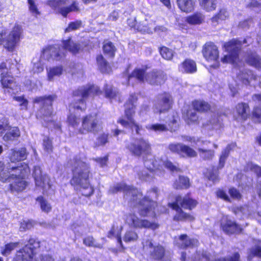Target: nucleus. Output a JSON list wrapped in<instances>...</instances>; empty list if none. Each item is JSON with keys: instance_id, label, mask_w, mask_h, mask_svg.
Wrapping results in <instances>:
<instances>
[{"instance_id": "c9c22d12", "label": "nucleus", "mask_w": 261, "mask_h": 261, "mask_svg": "<svg viewBox=\"0 0 261 261\" xmlns=\"http://www.w3.org/2000/svg\"><path fill=\"white\" fill-rule=\"evenodd\" d=\"M149 68L147 65L143 66L142 68H136L128 75V78H136L138 81L143 82L145 77L146 70Z\"/></svg>"}, {"instance_id": "7ed1b4c3", "label": "nucleus", "mask_w": 261, "mask_h": 261, "mask_svg": "<svg viewBox=\"0 0 261 261\" xmlns=\"http://www.w3.org/2000/svg\"><path fill=\"white\" fill-rule=\"evenodd\" d=\"M15 171H18V174H9L7 182L13 180L9 184L8 190L11 193H19L24 191L28 185V182L25 180V177L30 173L31 170L28 164L23 162L17 166L8 168L9 173Z\"/></svg>"}, {"instance_id": "9b49d317", "label": "nucleus", "mask_w": 261, "mask_h": 261, "mask_svg": "<svg viewBox=\"0 0 261 261\" xmlns=\"http://www.w3.org/2000/svg\"><path fill=\"white\" fill-rule=\"evenodd\" d=\"M67 0H48L47 5L54 10H58V13L64 17H67L68 14L72 12H79L80 9L79 4L73 1L68 6L61 7L66 4Z\"/></svg>"}, {"instance_id": "6ab92c4d", "label": "nucleus", "mask_w": 261, "mask_h": 261, "mask_svg": "<svg viewBox=\"0 0 261 261\" xmlns=\"http://www.w3.org/2000/svg\"><path fill=\"white\" fill-rule=\"evenodd\" d=\"M33 176L37 186L45 188L47 186L50 188L52 186L50 177L47 174H42L39 166H35L33 172Z\"/></svg>"}, {"instance_id": "39448f33", "label": "nucleus", "mask_w": 261, "mask_h": 261, "mask_svg": "<svg viewBox=\"0 0 261 261\" xmlns=\"http://www.w3.org/2000/svg\"><path fill=\"white\" fill-rule=\"evenodd\" d=\"M137 100L138 98L135 94L129 95L128 99L124 104V114L127 120L123 117H120L117 120V122L120 124L123 127H128L131 129L134 127L136 134L140 135L142 126L135 121L134 118L136 109L135 103Z\"/></svg>"}, {"instance_id": "0eeeda50", "label": "nucleus", "mask_w": 261, "mask_h": 261, "mask_svg": "<svg viewBox=\"0 0 261 261\" xmlns=\"http://www.w3.org/2000/svg\"><path fill=\"white\" fill-rule=\"evenodd\" d=\"M242 43L237 38H233L224 43L223 47L228 55H224L221 58L223 63H230L235 64L239 60L240 53L242 49Z\"/></svg>"}, {"instance_id": "ea45409f", "label": "nucleus", "mask_w": 261, "mask_h": 261, "mask_svg": "<svg viewBox=\"0 0 261 261\" xmlns=\"http://www.w3.org/2000/svg\"><path fill=\"white\" fill-rule=\"evenodd\" d=\"M63 48L65 49L68 50L73 54H77L80 49V45L77 43H74L71 41V38H69L66 40L62 41Z\"/></svg>"}, {"instance_id": "4c0bfd02", "label": "nucleus", "mask_w": 261, "mask_h": 261, "mask_svg": "<svg viewBox=\"0 0 261 261\" xmlns=\"http://www.w3.org/2000/svg\"><path fill=\"white\" fill-rule=\"evenodd\" d=\"M103 92L105 97L110 100L115 99L119 94L118 91L113 85L108 84L104 85Z\"/></svg>"}, {"instance_id": "3c124183", "label": "nucleus", "mask_w": 261, "mask_h": 261, "mask_svg": "<svg viewBox=\"0 0 261 261\" xmlns=\"http://www.w3.org/2000/svg\"><path fill=\"white\" fill-rule=\"evenodd\" d=\"M109 134L106 133H102L98 135L96 138L95 147L105 146L109 142Z\"/></svg>"}, {"instance_id": "f8f14e48", "label": "nucleus", "mask_w": 261, "mask_h": 261, "mask_svg": "<svg viewBox=\"0 0 261 261\" xmlns=\"http://www.w3.org/2000/svg\"><path fill=\"white\" fill-rule=\"evenodd\" d=\"M140 207L139 213L142 217H147L149 214L152 215L153 218L156 217L155 209L158 206V202L152 200L149 196H143L137 203Z\"/></svg>"}, {"instance_id": "ddd939ff", "label": "nucleus", "mask_w": 261, "mask_h": 261, "mask_svg": "<svg viewBox=\"0 0 261 261\" xmlns=\"http://www.w3.org/2000/svg\"><path fill=\"white\" fill-rule=\"evenodd\" d=\"M220 226L222 230L228 235L242 234L244 232L243 227L228 216H223L221 219Z\"/></svg>"}, {"instance_id": "09e8293b", "label": "nucleus", "mask_w": 261, "mask_h": 261, "mask_svg": "<svg viewBox=\"0 0 261 261\" xmlns=\"http://www.w3.org/2000/svg\"><path fill=\"white\" fill-rule=\"evenodd\" d=\"M63 72V67L62 66H57L49 68L47 72V80L51 81L55 76H60Z\"/></svg>"}, {"instance_id": "2f4dec72", "label": "nucleus", "mask_w": 261, "mask_h": 261, "mask_svg": "<svg viewBox=\"0 0 261 261\" xmlns=\"http://www.w3.org/2000/svg\"><path fill=\"white\" fill-rule=\"evenodd\" d=\"M183 118L188 125L198 124L200 121L199 116L197 112L190 109L187 110L184 113Z\"/></svg>"}, {"instance_id": "a18cd8bd", "label": "nucleus", "mask_w": 261, "mask_h": 261, "mask_svg": "<svg viewBox=\"0 0 261 261\" xmlns=\"http://www.w3.org/2000/svg\"><path fill=\"white\" fill-rule=\"evenodd\" d=\"M67 122L69 126L73 128H79L80 118L75 114L70 113L67 115Z\"/></svg>"}, {"instance_id": "a19ab883", "label": "nucleus", "mask_w": 261, "mask_h": 261, "mask_svg": "<svg viewBox=\"0 0 261 261\" xmlns=\"http://www.w3.org/2000/svg\"><path fill=\"white\" fill-rule=\"evenodd\" d=\"M40 205L41 211L46 214L49 213L52 210V206L47 200L43 196H39L36 198Z\"/></svg>"}, {"instance_id": "cd10ccee", "label": "nucleus", "mask_w": 261, "mask_h": 261, "mask_svg": "<svg viewBox=\"0 0 261 261\" xmlns=\"http://www.w3.org/2000/svg\"><path fill=\"white\" fill-rule=\"evenodd\" d=\"M246 63L257 69H261V57L255 51L247 53L246 58Z\"/></svg>"}, {"instance_id": "f03ea898", "label": "nucleus", "mask_w": 261, "mask_h": 261, "mask_svg": "<svg viewBox=\"0 0 261 261\" xmlns=\"http://www.w3.org/2000/svg\"><path fill=\"white\" fill-rule=\"evenodd\" d=\"M198 204L197 200L193 198L191 196V193L189 192L184 197L177 195L175 201L169 203L168 206L176 212L172 217L173 221L176 222H193L195 219L194 216L191 213L185 212L183 209L192 211L196 207Z\"/></svg>"}, {"instance_id": "c85d7f7f", "label": "nucleus", "mask_w": 261, "mask_h": 261, "mask_svg": "<svg viewBox=\"0 0 261 261\" xmlns=\"http://www.w3.org/2000/svg\"><path fill=\"white\" fill-rule=\"evenodd\" d=\"M182 71L185 73L193 74L197 70L196 62L191 59H185L180 64Z\"/></svg>"}, {"instance_id": "bb28decb", "label": "nucleus", "mask_w": 261, "mask_h": 261, "mask_svg": "<svg viewBox=\"0 0 261 261\" xmlns=\"http://www.w3.org/2000/svg\"><path fill=\"white\" fill-rule=\"evenodd\" d=\"M28 152L25 147H21L19 149L12 148L9 155V159L11 163H17L23 161L27 159Z\"/></svg>"}, {"instance_id": "6e6d98bb", "label": "nucleus", "mask_w": 261, "mask_h": 261, "mask_svg": "<svg viewBox=\"0 0 261 261\" xmlns=\"http://www.w3.org/2000/svg\"><path fill=\"white\" fill-rule=\"evenodd\" d=\"M82 27V21L81 20H76L70 22L68 27L65 29V32H69L73 30H76Z\"/></svg>"}, {"instance_id": "f3484780", "label": "nucleus", "mask_w": 261, "mask_h": 261, "mask_svg": "<svg viewBox=\"0 0 261 261\" xmlns=\"http://www.w3.org/2000/svg\"><path fill=\"white\" fill-rule=\"evenodd\" d=\"M203 58L207 62H217L219 58L218 47L213 42H207L202 46L201 50Z\"/></svg>"}, {"instance_id": "774afa93", "label": "nucleus", "mask_w": 261, "mask_h": 261, "mask_svg": "<svg viewBox=\"0 0 261 261\" xmlns=\"http://www.w3.org/2000/svg\"><path fill=\"white\" fill-rule=\"evenodd\" d=\"M237 145L236 143H232L228 144L226 148L222 151L220 156L226 159L229 154L230 151L232 150Z\"/></svg>"}, {"instance_id": "338daca9", "label": "nucleus", "mask_w": 261, "mask_h": 261, "mask_svg": "<svg viewBox=\"0 0 261 261\" xmlns=\"http://www.w3.org/2000/svg\"><path fill=\"white\" fill-rule=\"evenodd\" d=\"M30 11L36 15L40 14V12L37 8L34 0H28Z\"/></svg>"}, {"instance_id": "b1692460", "label": "nucleus", "mask_w": 261, "mask_h": 261, "mask_svg": "<svg viewBox=\"0 0 261 261\" xmlns=\"http://www.w3.org/2000/svg\"><path fill=\"white\" fill-rule=\"evenodd\" d=\"M162 97L158 110L159 114L168 112L172 109L174 102L173 98L170 93L165 92L162 94Z\"/></svg>"}, {"instance_id": "8fccbe9b", "label": "nucleus", "mask_w": 261, "mask_h": 261, "mask_svg": "<svg viewBox=\"0 0 261 261\" xmlns=\"http://www.w3.org/2000/svg\"><path fill=\"white\" fill-rule=\"evenodd\" d=\"M159 51L162 57L166 60H171L173 58V50L167 46H160L159 48Z\"/></svg>"}, {"instance_id": "20e7f679", "label": "nucleus", "mask_w": 261, "mask_h": 261, "mask_svg": "<svg viewBox=\"0 0 261 261\" xmlns=\"http://www.w3.org/2000/svg\"><path fill=\"white\" fill-rule=\"evenodd\" d=\"M99 87L93 84H89L79 87L72 92V97H80V99L72 101L69 106L73 110L85 112L87 109L86 99L90 96L94 97L101 94Z\"/></svg>"}, {"instance_id": "69168bd1", "label": "nucleus", "mask_w": 261, "mask_h": 261, "mask_svg": "<svg viewBox=\"0 0 261 261\" xmlns=\"http://www.w3.org/2000/svg\"><path fill=\"white\" fill-rule=\"evenodd\" d=\"M216 195L218 198L223 199L226 202H231V198L227 195L225 191L222 189H218L216 192Z\"/></svg>"}, {"instance_id": "052dcab7", "label": "nucleus", "mask_w": 261, "mask_h": 261, "mask_svg": "<svg viewBox=\"0 0 261 261\" xmlns=\"http://www.w3.org/2000/svg\"><path fill=\"white\" fill-rule=\"evenodd\" d=\"M8 175L6 173L5 163L0 161V181L3 183H6L8 180L7 176H8Z\"/></svg>"}, {"instance_id": "2eb2a0df", "label": "nucleus", "mask_w": 261, "mask_h": 261, "mask_svg": "<svg viewBox=\"0 0 261 261\" xmlns=\"http://www.w3.org/2000/svg\"><path fill=\"white\" fill-rule=\"evenodd\" d=\"M168 148L171 152L179 155L181 158H193L197 156V153L194 149L182 143H170Z\"/></svg>"}, {"instance_id": "4d7b16f0", "label": "nucleus", "mask_w": 261, "mask_h": 261, "mask_svg": "<svg viewBox=\"0 0 261 261\" xmlns=\"http://www.w3.org/2000/svg\"><path fill=\"white\" fill-rule=\"evenodd\" d=\"M147 128L155 132H166L168 130L165 124L161 123H155L150 125L147 127Z\"/></svg>"}, {"instance_id": "aec40b11", "label": "nucleus", "mask_w": 261, "mask_h": 261, "mask_svg": "<svg viewBox=\"0 0 261 261\" xmlns=\"http://www.w3.org/2000/svg\"><path fill=\"white\" fill-rule=\"evenodd\" d=\"M0 83L5 93L14 92V87L16 86L14 77L8 72L2 73Z\"/></svg>"}, {"instance_id": "72a5a7b5", "label": "nucleus", "mask_w": 261, "mask_h": 261, "mask_svg": "<svg viewBox=\"0 0 261 261\" xmlns=\"http://www.w3.org/2000/svg\"><path fill=\"white\" fill-rule=\"evenodd\" d=\"M204 20V15L201 12H195L186 17V21L191 25L201 24Z\"/></svg>"}, {"instance_id": "864d4df0", "label": "nucleus", "mask_w": 261, "mask_h": 261, "mask_svg": "<svg viewBox=\"0 0 261 261\" xmlns=\"http://www.w3.org/2000/svg\"><path fill=\"white\" fill-rule=\"evenodd\" d=\"M28 244L25 246H28V248L33 252H36V250L40 248V242L35 238L30 237L28 240Z\"/></svg>"}, {"instance_id": "1a4fd4ad", "label": "nucleus", "mask_w": 261, "mask_h": 261, "mask_svg": "<svg viewBox=\"0 0 261 261\" xmlns=\"http://www.w3.org/2000/svg\"><path fill=\"white\" fill-rule=\"evenodd\" d=\"M22 29L20 25L15 24L8 36L2 38L3 34L0 36V46L4 42V47L7 51L13 52L19 42L22 36Z\"/></svg>"}, {"instance_id": "49530a36", "label": "nucleus", "mask_w": 261, "mask_h": 261, "mask_svg": "<svg viewBox=\"0 0 261 261\" xmlns=\"http://www.w3.org/2000/svg\"><path fill=\"white\" fill-rule=\"evenodd\" d=\"M19 245V242H10L4 245L1 250V253L3 256H7Z\"/></svg>"}, {"instance_id": "e433bc0d", "label": "nucleus", "mask_w": 261, "mask_h": 261, "mask_svg": "<svg viewBox=\"0 0 261 261\" xmlns=\"http://www.w3.org/2000/svg\"><path fill=\"white\" fill-rule=\"evenodd\" d=\"M204 175L208 180L213 183L218 182L220 180L219 168L217 167L213 166L210 169H207Z\"/></svg>"}, {"instance_id": "6e6552de", "label": "nucleus", "mask_w": 261, "mask_h": 261, "mask_svg": "<svg viewBox=\"0 0 261 261\" xmlns=\"http://www.w3.org/2000/svg\"><path fill=\"white\" fill-rule=\"evenodd\" d=\"M56 94L45 95L37 96L33 100L34 103H41L38 110L40 118H51L55 115L53 109V102L57 99Z\"/></svg>"}, {"instance_id": "dca6fc26", "label": "nucleus", "mask_w": 261, "mask_h": 261, "mask_svg": "<svg viewBox=\"0 0 261 261\" xmlns=\"http://www.w3.org/2000/svg\"><path fill=\"white\" fill-rule=\"evenodd\" d=\"M128 216L130 219L132 225L136 228L150 229L154 230L160 226L158 223L150 222L147 219H141L134 213L129 214Z\"/></svg>"}, {"instance_id": "f704fd0d", "label": "nucleus", "mask_w": 261, "mask_h": 261, "mask_svg": "<svg viewBox=\"0 0 261 261\" xmlns=\"http://www.w3.org/2000/svg\"><path fill=\"white\" fill-rule=\"evenodd\" d=\"M178 239L181 241L178 245L179 249H187L194 247L195 239L189 238L187 234H181L179 236Z\"/></svg>"}, {"instance_id": "423d86ee", "label": "nucleus", "mask_w": 261, "mask_h": 261, "mask_svg": "<svg viewBox=\"0 0 261 261\" xmlns=\"http://www.w3.org/2000/svg\"><path fill=\"white\" fill-rule=\"evenodd\" d=\"M81 127L77 129L76 134L85 135L97 133L102 128L100 118L97 113H90L82 118Z\"/></svg>"}, {"instance_id": "412c9836", "label": "nucleus", "mask_w": 261, "mask_h": 261, "mask_svg": "<svg viewBox=\"0 0 261 261\" xmlns=\"http://www.w3.org/2000/svg\"><path fill=\"white\" fill-rule=\"evenodd\" d=\"M62 49V47L60 45H50L46 46L43 49V52L47 54V60L60 61L63 55Z\"/></svg>"}, {"instance_id": "e2e57ef3", "label": "nucleus", "mask_w": 261, "mask_h": 261, "mask_svg": "<svg viewBox=\"0 0 261 261\" xmlns=\"http://www.w3.org/2000/svg\"><path fill=\"white\" fill-rule=\"evenodd\" d=\"M127 24L130 30L137 32L140 31L139 24L135 19L128 18L127 20Z\"/></svg>"}, {"instance_id": "5701e85b", "label": "nucleus", "mask_w": 261, "mask_h": 261, "mask_svg": "<svg viewBox=\"0 0 261 261\" xmlns=\"http://www.w3.org/2000/svg\"><path fill=\"white\" fill-rule=\"evenodd\" d=\"M36 252H33L28 248V246H24L17 251L14 257V261H33Z\"/></svg>"}, {"instance_id": "c03bdc74", "label": "nucleus", "mask_w": 261, "mask_h": 261, "mask_svg": "<svg viewBox=\"0 0 261 261\" xmlns=\"http://www.w3.org/2000/svg\"><path fill=\"white\" fill-rule=\"evenodd\" d=\"M20 136V133L19 128L17 127H14L5 134L4 139L6 141L14 140L19 137Z\"/></svg>"}, {"instance_id": "37998d69", "label": "nucleus", "mask_w": 261, "mask_h": 261, "mask_svg": "<svg viewBox=\"0 0 261 261\" xmlns=\"http://www.w3.org/2000/svg\"><path fill=\"white\" fill-rule=\"evenodd\" d=\"M252 121L255 123H261V106L257 105L253 107L250 114Z\"/></svg>"}, {"instance_id": "f257e3e1", "label": "nucleus", "mask_w": 261, "mask_h": 261, "mask_svg": "<svg viewBox=\"0 0 261 261\" xmlns=\"http://www.w3.org/2000/svg\"><path fill=\"white\" fill-rule=\"evenodd\" d=\"M66 167L70 169L71 176L69 183L74 189L83 191L82 195L86 197L93 195L95 189L90 181L92 177L90 165L75 155L67 161Z\"/></svg>"}, {"instance_id": "4468645a", "label": "nucleus", "mask_w": 261, "mask_h": 261, "mask_svg": "<svg viewBox=\"0 0 261 261\" xmlns=\"http://www.w3.org/2000/svg\"><path fill=\"white\" fill-rule=\"evenodd\" d=\"M112 194L123 192L125 193H131L132 198L130 201L133 203L137 202L138 196H142L143 193L139 190L137 188L133 185H128L124 182H119L113 186L110 189Z\"/></svg>"}, {"instance_id": "13d9d810", "label": "nucleus", "mask_w": 261, "mask_h": 261, "mask_svg": "<svg viewBox=\"0 0 261 261\" xmlns=\"http://www.w3.org/2000/svg\"><path fill=\"white\" fill-rule=\"evenodd\" d=\"M255 256L261 258V246L257 245L250 249L248 258L251 259Z\"/></svg>"}, {"instance_id": "4be33fe9", "label": "nucleus", "mask_w": 261, "mask_h": 261, "mask_svg": "<svg viewBox=\"0 0 261 261\" xmlns=\"http://www.w3.org/2000/svg\"><path fill=\"white\" fill-rule=\"evenodd\" d=\"M193 110L200 113H210L213 112L211 103L203 99H194L191 102Z\"/></svg>"}, {"instance_id": "79ce46f5", "label": "nucleus", "mask_w": 261, "mask_h": 261, "mask_svg": "<svg viewBox=\"0 0 261 261\" xmlns=\"http://www.w3.org/2000/svg\"><path fill=\"white\" fill-rule=\"evenodd\" d=\"M201 8L207 12L214 11L217 7V0H198Z\"/></svg>"}, {"instance_id": "de8ad7c7", "label": "nucleus", "mask_w": 261, "mask_h": 261, "mask_svg": "<svg viewBox=\"0 0 261 261\" xmlns=\"http://www.w3.org/2000/svg\"><path fill=\"white\" fill-rule=\"evenodd\" d=\"M163 165L166 169L172 173H178L182 171L181 169L179 166L178 163L174 164L169 160H165Z\"/></svg>"}, {"instance_id": "393cba45", "label": "nucleus", "mask_w": 261, "mask_h": 261, "mask_svg": "<svg viewBox=\"0 0 261 261\" xmlns=\"http://www.w3.org/2000/svg\"><path fill=\"white\" fill-rule=\"evenodd\" d=\"M249 108V104L244 102H239L236 105L235 110L237 116L242 121L245 122L250 118Z\"/></svg>"}, {"instance_id": "680f3d73", "label": "nucleus", "mask_w": 261, "mask_h": 261, "mask_svg": "<svg viewBox=\"0 0 261 261\" xmlns=\"http://www.w3.org/2000/svg\"><path fill=\"white\" fill-rule=\"evenodd\" d=\"M228 193L231 198L240 200L242 199V195L239 190L234 187H230L228 189Z\"/></svg>"}, {"instance_id": "0e129e2a", "label": "nucleus", "mask_w": 261, "mask_h": 261, "mask_svg": "<svg viewBox=\"0 0 261 261\" xmlns=\"http://www.w3.org/2000/svg\"><path fill=\"white\" fill-rule=\"evenodd\" d=\"M138 238V236L136 232L133 231H128L126 232L124 236V242L127 243L136 241Z\"/></svg>"}, {"instance_id": "58836bf2", "label": "nucleus", "mask_w": 261, "mask_h": 261, "mask_svg": "<svg viewBox=\"0 0 261 261\" xmlns=\"http://www.w3.org/2000/svg\"><path fill=\"white\" fill-rule=\"evenodd\" d=\"M102 50L105 55L110 58L113 59L115 56L117 49L112 42L105 41L102 45Z\"/></svg>"}, {"instance_id": "c756f323", "label": "nucleus", "mask_w": 261, "mask_h": 261, "mask_svg": "<svg viewBox=\"0 0 261 261\" xmlns=\"http://www.w3.org/2000/svg\"><path fill=\"white\" fill-rule=\"evenodd\" d=\"M96 60L98 69L102 73L109 74L112 71L111 65L102 55H98L96 56Z\"/></svg>"}, {"instance_id": "bf43d9fd", "label": "nucleus", "mask_w": 261, "mask_h": 261, "mask_svg": "<svg viewBox=\"0 0 261 261\" xmlns=\"http://www.w3.org/2000/svg\"><path fill=\"white\" fill-rule=\"evenodd\" d=\"M213 261H242L241 256L239 252H234L228 258L220 257L214 259Z\"/></svg>"}, {"instance_id": "a211bd4d", "label": "nucleus", "mask_w": 261, "mask_h": 261, "mask_svg": "<svg viewBox=\"0 0 261 261\" xmlns=\"http://www.w3.org/2000/svg\"><path fill=\"white\" fill-rule=\"evenodd\" d=\"M148 246L152 250L149 253L150 258L154 261H172L170 259H164L166 255V249L163 245H154L151 241H147Z\"/></svg>"}, {"instance_id": "473e14b6", "label": "nucleus", "mask_w": 261, "mask_h": 261, "mask_svg": "<svg viewBox=\"0 0 261 261\" xmlns=\"http://www.w3.org/2000/svg\"><path fill=\"white\" fill-rule=\"evenodd\" d=\"M178 8L186 13H190L195 8V2L194 0H176Z\"/></svg>"}, {"instance_id": "5fc2aeb1", "label": "nucleus", "mask_w": 261, "mask_h": 261, "mask_svg": "<svg viewBox=\"0 0 261 261\" xmlns=\"http://www.w3.org/2000/svg\"><path fill=\"white\" fill-rule=\"evenodd\" d=\"M227 11L225 9H220L212 18L213 22H218L219 21L224 20L227 17Z\"/></svg>"}, {"instance_id": "7c9ffc66", "label": "nucleus", "mask_w": 261, "mask_h": 261, "mask_svg": "<svg viewBox=\"0 0 261 261\" xmlns=\"http://www.w3.org/2000/svg\"><path fill=\"white\" fill-rule=\"evenodd\" d=\"M191 186L190 179L188 177L184 175H179L177 179H175L173 183V187L174 189L187 190Z\"/></svg>"}, {"instance_id": "a878e982", "label": "nucleus", "mask_w": 261, "mask_h": 261, "mask_svg": "<svg viewBox=\"0 0 261 261\" xmlns=\"http://www.w3.org/2000/svg\"><path fill=\"white\" fill-rule=\"evenodd\" d=\"M167 80V75L164 71L160 70H153L149 73L148 81L153 85H161Z\"/></svg>"}, {"instance_id": "9d476101", "label": "nucleus", "mask_w": 261, "mask_h": 261, "mask_svg": "<svg viewBox=\"0 0 261 261\" xmlns=\"http://www.w3.org/2000/svg\"><path fill=\"white\" fill-rule=\"evenodd\" d=\"M126 149L133 156L140 157L143 155L147 156L151 153V145L150 143L142 138L135 139L128 144Z\"/></svg>"}, {"instance_id": "603ef678", "label": "nucleus", "mask_w": 261, "mask_h": 261, "mask_svg": "<svg viewBox=\"0 0 261 261\" xmlns=\"http://www.w3.org/2000/svg\"><path fill=\"white\" fill-rule=\"evenodd\" d=\"M36 223V221L32 219L22 220L19 224V230L20 231H26L33 228Z\"/></svg>"}]
</instances>
